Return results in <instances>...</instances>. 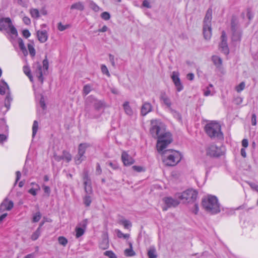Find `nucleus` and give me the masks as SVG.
Listing matches in <instances>:
<instances>
[{
  "label": "nucleus",
  "mask_w": 258,
  "mask_h": 258,
  "mask_svg": "<svg viewBox=\"0 0 258 258\" xmlns=\"http://www.w3.org/2000/svg\"><path fill=\"white\" fill-rule=\"evenodd\" d=\"M150 133L154 138L158 139L156 144L158 152L165 150L172 141L171 134L165 131L164 125L161 123L153 125Z\"/></svg>",
  "instance_id": "obj_1"
},
{
  "label": "nucleus",
  "mask_w": 258,
  "mask_h": 258,
  "mask_svg": "<svg viewBox=\"0 0 258 258\" xmlns=\"http://www.w3.org/2000/svg\"><path fill=\"white\" fill-rule=\"evenodd\" d=\"M162 156V161L167 166H173L180 162L181 159V154L174 150H164L158 152Z\"/></svg>",
  "instance_id": "obj_2"
},
{
  "label": "nucleus",
  "mask_w": 258,
  "mask_h": 258,
  "mask_svg": "<svg viewBox=\"0 0 258 258\" xmlns=\"http://www.w3.org/2000/svg\"><path fill=\"white\" fill-rule=\"evenodd\" d=\"M203 208L211 214H216L220 212V205L217 198L210 195L202 200Z\"/></svg>",
  "instance_id": "obj_3"
},
{
  "label": "nucleus",
  "mask_w": 258,
  "mask_h": 258,
  "mask_svg": "<svg viewBox=\"0 0 258 258\" xmlns=\"http://www.w3.org/2000/svg\"><path fill=\"white\" fill-rule=\"evenodd\" d=\"M207 134L212 139H223V134L221 132L220 124L216 121L207 123L205 127Z\"/></svg>",
  "instance_id": "obj_4"
},
{
  "label": "nucleus",
  "mask_w": 258,
  "mask_h": 258,
  "mask_svg": "<svg viewBox=\"0 0 258 258\" xmlns=\"http://www.w3.org/2000/svg\"><path fill=\"white\" fill-rule=\"evenodd\" d=\"M198 192L192 189H187L181 193L176 194V197L182 203H190L194 202L197 198Z\"/></svg>",
  "instance_id": "obj_5"
},
{
  "label": "nucleus",
  "mask_w": 258,
  "mask_h": 258,
  "mask_svg": "<svg viewBox=\"0 0 258 258\" xmlns=\"http://www.w3.org/2000/svg\"><path fill=\"white\" fill-rule=\"evenodd\" d=\"M224 153V148L218 147L215 145H210L206 149V154L211 157H219Z\"/></svg>",
  "instance_id": "obj_6"
},
{
  "label": "nucleus",
  "mask_w": 258,
  "mask_h": 258,
  "mask_svg": "<svg viewBox=\"0 0 258 258\" xmlns=\"http://www.w3.org/2000/svg\"><path fill=\"white\" fill-rule=\"evenodd\" d=\"M232 40L233 41H239L241 36V32L237 24L232 19L231 21Z\"/></svg>",
  "instance_id": "obj_7"
},
{
  "label": "nucleus",
  "mask_w": 258,
  "mask_h": 258,
  "mask_svg": "<svg viewBox=\"0 0 258 258\" xmlns=\"http://www.w3.org/2000/svg\"><path fill=\"white\" fill-rule=\"evenodd\" d=\"M227 41V39L226 33L225 31H223L221 36V42L219 44V47L221 51L225 54H228L229 52Z\"/></svg>",
  "instance_id": "obj_8"
},
{
  "label": "nucleus",
  "mask_w": 258,
  "mask_h": 258,
  "mask_svg": "<svg viewBox=\"0 0 258 258\" xmlns=\"http://www.w3.org/2000/svg\"><path fill=\"white\" fill-rule=\"evenodd\" d=\"M179 76V74L178 72L174 71L172 73L171 76L172 81L176 87V89L178 92L181 91L183 89V86L181 84Z\"/></svg>",
  "instance_id": "obj_9"
},
{
  "label": "nucleus",
  "mask_w": 258,
  "mask_h": 258,
  "mask_svg": "<svg viewBox=\"0 0 258 258\" xmlns=\"http://www.w3.org/2000/svg\"><path fill=\"white\" fill-rule=\"evenodd\" d=\"M163 201L167 207H163V211H166L168 208L175 207L179 204V202L171 197H166L163 199Z\"/></svg>",
  "instance_id": "obj_10"
},
{
  "label": "nucleus",
  "mask_w": 258,
  "mask_h": 258,
  "mask_svg": "<svg viewBox=\"0 0 258 258\" xmlns=\"http://www.w3.org/2000/svg\"><path fill=\"white\" fill-rule=\"evenodd\" d=\"M83 181L84 184V188L87 194H90L92 193V187L91 180L89 177V176L87 173H85L83 177Z\"/></svg>",
  "instance_id": "obj_11"
},
{
  "label": "nucleus",
  "mask_w": 258,
  "mask_h": 258,
  "mask_svg": "<svg viewBox=\"0 0 258 258\" xmlns=\"http://www.w3.org/2000/svg\"><path fill=\"white\" fill-rule=\"evenodd\" d=\"M160 100L168 108L171 112L174 110L171 108L172 103L169 97L166 95V93L162 92L160 96Z\"/></svg>",
  "instance_id": "obj_12"
},
{
  "label": "nucleus",
  "mask_w": 258,
  "mask_h": 258,
  "mask_svg": "<svg viewBox=\"0 0 258 258\" xmlns=\"http://www.w3.org/2000/svg\"><path fill=\"white\" fill-rule=\"evenodd\" d=\"M121 159L125 166L131 165L135 162L134 159L125 151L122 153Z\"/></svg>",
  "instance_id": "obj_13"
},
{
  "label": "nucleus",
  "mask_w": 258,
  "mask_h": 258,
  "mask_svg": "<svg viewBox=\"0 0 258 258\" xmlns=\"http://www.w3.org/2000/svg\"><path fill=\"white\" fill-rule=\"evenodd\" d=\"M212 19V10L209 8L206 12V16L203 21V26H211V20Z\"/></svg>",
  "instance_id": "obj_14"
},
{
  "label": "nucleus",
  "mask_w": 258,
  "mask_h": 258,
  "mask_svg": "<svg viewBox=\"0 0 258 258\" xmlns=\"http://www.w3.org/2000/svg\"><path fill=\"white\" fill-rule=\"evenodd\" d=\"M14 206L13 202L12 201H8L7 199L5 200L0 206V211H3L5 210H10Z\"/></svg>",
  "instance_id": "obj_15"
},
{
  "label": "nucleus",
  "mask_w": 258,
  "mask_h": 258,
  "mask_svg": "<svg viewBox=\"0 0 258 258\" xmlns=\"http://www.w3.org/2000/svg\"><path fill=\"white\" fill-rule=\"evenodd\" d=\"M36 70L34 72V75L38 78V80L41 83H43V74L42 71V67L40 64L37 63L35 64Z\"/></svg>",
  "instance_id": "obj_16"
},
{
  "label": "nucleus",
  "mask_w": 258,
  "mask_h": 258,
  "mask_svg": "<svg viewBox=\"0 0 258 258\" xmlns=\"http://www.w3.org/2000/svg\"><path fill=\"white\" fill-rule=\"evenodd\" d=\"M37 36L38 40L41 43L46 42L48 39V35L46 30L37 31Z\"/></svg>",
  "instance_id": "obj_17"
},
{
  "label": "nucleus",
  "mask_w": 258,
  "mask_h": 258,
  "mask_svg": "<svg viewBox=\"0 0 258 258\" xmlns=\"http://www.w3.org/2000/svg\"><path fill=\"white\" fill-rule=\"evenodd\" d=\"M87 224V220H85L83 221L82 223L81 224L82 227H76V237L77 238H79L84 234Z\"/></svg>",
  "instance_id": "obj_18"
},
{
  "label": "nucleus",
  "mask_w": 258,
  "mask_h": 258,
  "mask_svg": "<svg viewBox=\"0 0 258 258\" xmlns=\"http://www.w3.org/2000/svg\"><path fill=\"white\" fill-rule=\"evenodd\" d=\"M203 31L204 38L207 40H210L212 36L211 26H203Z\"/></svg>",
  "instance_id": "obj_19"
},
{
  "label": "nucleus",
  "mask_w": 258,
  "mask_h": 258,
  "mask_svg": "<svg viewBox=\"0 0 258 258\" xmlns=\"http://www.w3.org/2000/svg\"><path fill=\"white\" fill-rule=\"evenodd\" d=\"M152 106L150 103H144L141 108V114L143 116L146 115L147 113L152 111Z\"/></svg>",
  "instance_id": "obj_20"
},
{
  "label": "nucleus",
  "mask_w": 258,
  "mask_h": 258,
  "mask_svg": "<svg viewBox=\"0 0 258 258\" xmlns=\"http://www.w3.org/2000/svg\"><path fill=\"white\" fill-rule=\"evenodd\" d=\"M7 19H10V18H0V31H7L9 28V23L7 22Z\"/></svg>",
  "instance_id": "obj_21"
},
{
  "label": "nucleus",
  "mask_w": 258,
  "mask_h": 258,
  "mask_svg": "<svg viewBox=\"0 0 258 258\" xmlns=\"http://www.w3.org/2000/svg\"><path fill=\"white\" fill-rule=\"evenodd\" d=\"M88 99H92V103L93 104L94 107L97 110L100 109L103 106V103L101 101L98 100L92 97H89Z\"/></svg>",
  "instance_id": "obj_22"
},
{
  "label": "nucleus",
  "mask_w": 258,
  "mask_h": 258,
  "mask_svg": "<svg viewBox=\"0 0 258 258\" xmlns=\"http://www.w3.org/2000/svg\"><path fill=\"white\" fill-rule=\"evenodd\" d=\"M212 60L217 68H220L222 64V59L217 55H213L212 57Z\"/></svg>",
  "instance_id": "obj_23"
},
{
  "label": "nucleus",
  "mask_w": 258,
  "mask_h": 258,
  "mask_svg": "<svg viewBox=\"0 0 258 258\" xmlns=\"http://www.w3.org/2000/svg\"><path fill=\"white\" fill-rule=\"evenodd\" d=\"M89 147V145L87 143H81L78 147V152L80 155L84 156L86 149Z\"/></svg>",
  "instance_id": "obj_24"
},
{
  "label": "nucleus",
  "mask_w": 258,
  "mask_h": 258,
  "mask_svg": "<svg viewBox=\"0 0 258 258\" xmlns=\"http://www.w3.org/2000/svg\"><path fill=\"white\" fill-rule=\"evenodd\" d=\"M100 247L103 249H107L109 246V241L107 235H104L102 241L99 244Z\"/></svg>",
  "instance_id": "obj_25"
},
{
  "label": "nucleus",
  "mask_w": 258,
  "mask_h": 258,
  "mask_svg": "<svg viewBox=\"0 0 258 258\" xmlns=\"http://www.w3.org/2000/svg\"><path fill=\"white\" fill-rule=\"evenodd\" d=\"M18 41L20 49L22 51L23 54L26 56L28 54V52L22 39L21 38H19Z\"/></svg>",
  "instance_id": "obj_26"
},
{
  "label": "nucleus",
  "mask_w": 258,
  "mask_h": 258,
  "mask_svg": "<svg viewBox=\"0 0 258 258\" xmlns=\"http://www.w3.org/2000/svg\"><path fill=\"white\" fill-rule=\"evenodd\" d=\"M123 107L126 114L130 116L133 115V111L130 106L129 102L128 101H126L123 103Z\"/></svg>",
  "instance_id": "obj_27"
},
{
  "label": "nucleus",
  "mask_w": 258,
  "mask_h": 258,
  "mask_svg": "<svg viewBox=\"0 0 258 258\" xmlns=\"http://www.w3.org/2000/svg\"><path fill=\"white\" fill-rule=\"evenodd\" d=\"M7 22L9 23V31L11 34L17 36L18 35V32L16 28L12 24V21L11 19H7Z\"/></svg>",
  "instance_id": "obj_28"
},
{
  "label": "nucleus",
  "mask_w": 258,
  "mask_h": 258,
  "mask_svg": "<svg viewBox=\"0 0 258 258\" xmlns=\"http://www.w3.org/2000/svg\"><path fill=\"white\" fill-rule=\"evenodd\" d=\"M71 9H76L82 11L84 10V6L82 2H77L73 4L71 6Z\"/></svg>",
  "instance_id": "obj_29"
},
{
  "label": "nucleus",
  "mask_w": 258,
  "mask_h": 258,
  "mask_svg": "<svg viewBox=\"0 0 258 258\" xmlns=\"http://www.w3.org/2000/svg\"><path fill=\"white\" fill-rule=\"evenodd\" d=\"M148 256L149 258H157V255L155 247H150L148 251Z\"/></svg>",
  "instance_id": "obj_30"
},
{
  "label": "nucleus",
  "mask_w": 258,
  "mask_h": 258,
  "mask_svg": "<svg viewBox=\"0 0 258 258\" xmlns=\"http://www.w3.org/2000/svg\"><path fill=\"white\" fill-rule=\"evenodd\" d=\"M12 100L13 98L11 97L10 93L9 92H8L5 100V106L8 109H9L10 107L11 103Z\"/></svg>",
  "instance_id": "obj_31"
},
{
  "label": "nucleus",
  "mask_w": 258,
  "mask_h": 258,
  "mask_svg": "<svg viewBox=\"0 0 258 258\" xmlns=\"http://www.w3.org/2000/svg\"><path fill=\"white\" fill-rule=\"evenodd\" d=\"M130 248H127L124 250V254L127 256H132L135 255V252L133 249L132 244L130 242Z\"/></svg>",
  "instance_id": "obj_32"
},
{
  "label": "nucleus",
  "mask_w": 258,
  "mask_h": 258,
  "mask_svg": "<svg viewBox=\"0 0 258 258\" xmlns=\"http://www.w3.org/2000/svg\"><path fill=\"white\" fill-rule=\"evenodd\" d=\"M23 71L25 74L29 78L31 82H33V77L31 74V71L29 67L25 66L23 67Z\"/></svg>",
  "instance_id": "obj_33"
},
{
  "label": "nucleus",
  "mask_w": 258,
  "mask_h": 258,
  "mask_svg": "<svg viewBox=\"0 0 258 258\" xmlns=\"http://www.w3.org/2000/svg\"><path fill=\"white\" fill-rule=\"evenodd\" d=\"M119 223L122 224L125 229H128L132 226V223L129 220L124 219L120 220Z\"/></svg>",
  "instance_id": "obj_34"
},
{
  "label": "nucleus",
  "mask_w": 258,
  "mask_h": 258,
  "mask_svg": "<svg viewBox=\"0 0 258 258\" xmlns=\"http://www.w3.org/2000/svg\"><path fill=\"white\" fill-rule=\"evenodd\" d=\"M30 13L32 17L38 19L40 17L39 11L37 9L32 8L30 10Z\"/></svg>",
  "instance_id": "obj_35"
},
{
  "label": "nucleus",
  "mask_w": 258,
  "mask_h": 258,
  "mask_svg": "<svg viewBox=\"0 0 258 258\" xmlns=\"http://www.w3.org/2000/svg\"><path fill=\"white\" fill-rule=\"evenodd\" d=\"M41 231L40 227H38L37 230L31 235V239L32 240H37L40 235Z\"/></svg>",
  "instance_id": "obj_36"
},
{
  "label": "nucleus",
  "mask_w": 258,
  "mask_h": 258,
  "mask_svg": "<svg viewBox=\"0 0 258 258\" xmlns=\"http://www.w3.org/2000/svg\"><path fill=\"white\" fill-rule=\"evenodd\" d=\"M115 232L118 238H123L124 239H127L130 237L128 234H123L120 230L116 229Z\"/></svg>",
  "instance_id": "obj_37"
},
{
  "label": "nucleus",
  "mask_w": 258,
  "mask_h": 258,
  "mask_svg": "<svg viewBox=\"0 0 258 258\" xmlns=\"http://www.w3.org/2000/svg\"><path fill=\"white\" fill-rule=\"evenodd\" d=\"M62 159L66 160L68 162L72 160V156L69 152L63 151L62 155Z\"/></svg>",
  "instance_id": "obj_38"
},
{
  "label": "nucleus",
  "mask_w": 258,
  "mask_h": 258,
  "mask_svg": "<svg viewBox=\"0 0 258 258\" xmlns=\"http://www.w3.org/2000/svg\"><path fill=\"white\" fill-rule=\"evenodd\" d=\"M85 159V156L80 155L78 153L75 157V161L77 164H80Z\"/></svg>",
  "instance_id": "obj_39"
},
{
  "label": "nucleus",
  "mask_w": 258,
  "mask_h": 258,
  "mask_svg": "<svg viewBox=\"0 0 258 258\" xmlns=\"http://www.w3.org/2000/svg\"><path fill=\"white\" fill-rule=\"evenodd\" d=\"M38 123L36 120H35L33 122L32 126V138H34L35 135L38 131Z\"/></svg>",
  "instance_id": "obj_40"
},
{
  "label": "nucleus",
  "mask_w": 258,
  "mask_h": 258,
  "mask_svg": "<svg viewBox=\"0 0 258 258\" xmlns=\"http://www.w3.org/2000/svg\"><path fill=\"white\" fill-rule=\"evenodd\" d=\"M41 217V214L40 212H37L33 214L32 222L34 223L38 222Z\"/></svg>",
  "instance_id": "obj_41"
},
{
  "label": "nucleus",
  "mask_w": 258,
  "mask_h": 258,
  "mask_svg": "<svg viewBox=\"0 0 258 258\" xmlns=\"http://www.w3.org/2000/svg\"><path fill=\"white\" fill-rule=\"evenodd\" d=\"M89 7L95 12H98L100 10V8L93 1L90 2Z\"/></svg>",
  "instance_id": "obj_42"
},
{
  "label": "nucleus",
  "mask_w": 258,
  "mask_h": 258,
  "mask_svg": "<svg viewBox=\"0 0 258 258\" xmlns=\"http://www.w3.org/2000/svg\"><path fill=\"white\" fill-rule=\"evenodd\" d=\"M70 25L69 24L63 25L61 22H59L58 23L57 28L59 31H62L70 28Z\"/></svg>",
  "instance_id": "obj_43"
},
{
  "label": "nucleus",
  "mask_w": 258,
  "mask_h": 258,
  "mask_svg": "<svg viewBox=\"0 0 258 258\" xmlns=\"http://www.w3.org/2000/svg\"><path fill=\"white\" fill-rule=\"evenodd\" d=\"M37 188H31L28 190V192L32 195L35 196L37 195V191L40 189V187L38 184H36Z\"/></svg>",
  "instance_id": "obj_44"
},
{
  "label": "nucleus",
  "mask_w": 258,
  "mask_h": 258,
  "mask_svg": "<svg viewBox=\"0 0 258 258\" xmlns=\"http://www.w3.org/2000/svg\"><path fill=\"white\" fill-rule=\"evenodd\" d=\"M58 242L60 244L66 246L68 243V240L64 237L60 236L58 238Z\"/></svg>",
  "instance_id": "obj_45"
},
{
  "label": "nucleus",
  "mask_w": 258,
  "mask_h": 258,
  "mask_svg": "<svg viewBox=\"0 0 258 258\" xmlns=\"http://www.w3.org/2000/svg\"><path fill=\"white\" fill-rule=\"evenodd\" d=\"M91 90L92 87L90 85H86L83 88V93L85 95H87L91 92Z\"/></svg>",
  "instance_id": "obj_46"
},
{
  "label": "nucleus",
  "mask_w": 258,
  "mask_h": 258,
  "mask_svg": "<svg viewBox=\"0 0 258 258\" xmlns=\"http://www.w3.org/2000/svg\"><path fill=\"white\" fill-rule=\"evenodd\" d=\"M5 87H3L0 85V94L1 95H4L6 93V89L7 88L8 90H9V87L8 85L5 82L3 81Z\"/></svg>",
  "instance_id": "obj_47"
},
{
  "label": "nucleus",
  "mask_w": 258,
  "mask_h": 258,
  "mask_svg": "<svg viewBox=\"0 0 258 258\" xmlns=\"http://www.w3.org/2000/svg\"><path fill=\"white\" fill-rule=\"evenodd\" d=\"M104 255L108 256L109 258H117L115 254L111 250L106 251L104 252Z\"/></svg>",
  "instance_id": "obj_48"
},
{
  "label": "nucleus",
  "mask_w": 258,
  "mask_h": 258,
  "mask_svg": "<svg viewBox=\"0 0 258 258\" xmlns=\"http://www.w3.org/2000/svg\"><path fill=\"white\" fill-rule=\"evenodd\" d=\"M28 48L29 51V53L30 55L32 56H34L35 55V50L31 44H28Z\"/></svg>",
  "instance_id": "obj_49"
},
{
  "label": "nucleus",
  "mask_w": 258,
  "mask_h": 258,
  "mask_svg": "<svg viewBox=\"0 0 258 258\" xmlns=\"http://www.w3.org/2000/svg\"><path fill=\"white\" fill-rule=\"evenodd\" d=\"M244 88L245 83L244 82H242L236 87V90L237 92H240L244 89Z\"/></svg>",
  "instance_id": "obj_50"
},
{
  "label": "nucleus",
  "mask_w": 258,
  "mask_h": 258,
  "mask_svg": "<svg viewBox=\"0 0 258 258\" xmlns=\"http://www.w3.org/2000/svg\"><path fill=\"white\" fill-rule=\"evenodd\" d=\"M84 203L87 207L89 206L91 203V199L90 196H85L84 198Z\"/></svg>",
  "instance_id": "obj_51"
},
{
  "label": "nucleus",
  "mask_w": 258,
  "mask_h": 258,
  "mask_svg": "<svg viewBox=\"0 0 258 258\" xmlns=\"http://www.w3.org/2000/svg\"><path fill=\"white\" fill-rule=\"evenodd\" d=\"M101 17L105 20H108L110 18V14L106 12H103L101 15Z\"/></svg>",
  "instance_id": "obj_52"
},
{
  "label": "nucleus",
  "mask_w": 258,
  "mask_h": 258,
  "mask_svg": "<svg viewBox=\"0 0 258 258\" xmlns=\"http://www.w3.org/2000/svg\"><path fill=\"white\" fill-rule=\"evenodd\" d=\"M101 71L103 74H106L108 77L110 76V74L106 66H101Z\"/></svg>",
  "instance_id": "obj_53"
},
{
  "label": "nucleus",
  "mask_w": 258,
  "mask_h": 258,
  "mask_svg": "<svg viewBox=\"0 0 258 258\" xmlns=\"http://www.w3.org/2000/svg\"><path fill=\"white\" fill-rule=\"evenodd\" d=\"M132 168L134 170H135L137 172H140L145 171L143 167L142 166H140L135 165L132 167Z\"/></svg>",
  "instance_id": "obj_54"
},
{
  "label": "nucleus",
  "mask_w": 258,
  "mask_h": 258,
  "mask_svg": "<svg viewBox=\"0 0 258 258\" xmlns=\"http://www.w3.org/2000/svg\"><path fill=\"white\" fill-rule=\"evenodd\" d=\"M39 104H40V106L42 107V108L43 110L45 109L46 105H45V103L44 99L43 96L41 97V98H40V101H39Z\"/></svg>",
  "instance_id": "obj_55"
},
{
  "label": "nucleus",
  "mask_w": 258,
  "mask_h": 258,
  "mask_svg": "<svg viewBox=\"0 0 258 258\" xmlns=\"http://www.w3.org/2000/svg\"><path fill=\"white\" fill-rule=\"evenodd\" d=\"M43 189L44 190V191L45 193H46L47 195V196H49L50 193V188L49 186L43 185Z\"/></svg>",
  "instance_id": "obj_56"
},
{
  "label": "nucleus",
  "mask_w": 258,
  "mask_h": 258,
  "mask_svg": "<svg viewBox=\"0 0 258 258\" xmlns=\"http://www.w3.org/2000/svg\"><path fill=\"white\" fill-rule=\"evenodd\" d=\"M43 67L46 71L48 69V61L46 57L43 60Z\"/></svg>",
  "instance_id": "obj_57"
},
{
  "label": "nucleus",
  "mask_w": 258,
  "mask_h": 258,
  "mask_svg": "<svg viewBox=\"0 0 258 258\" xmlns=\"http://www.w3.org/2000/svg\"><path fill=\"white\" fill-rule=\"evenodd\" d=\"M22 33L23 36L26 38H28L31 35L30 32L27 29L24 30L22 32Z\"/></svg>",
  "instance_id": "obj_58"
},
{
  "label": "nucleus",
  "mask_w": 258,
  "mask_h": 258,
  "mask_svg": "<svg viewBox=\"0 0 258 258\" xmlns=\"http://www.w3.org/2000/svg\"><path fill=\"white\" fill-rule=\"evenodd\" d=\"M109 60L112 64V66L113 67H115V62H114V56L111 54H109Z\"/></svg>",
  "instance_id": "obj_59"
},
{
  "label": "nucleus",
  "mask_w": 258,
  "mask_h": 258,
  "mask_svg": "<svg viewBox=\"0 0 258 258\" xmlns=\"http://www.w3.org/2000/svg\"><path fill=\"white\" fill-rule=\"evenodd\" d=\"M142 5L143 7L147 8H151V6L150 5V3L148 0H144L143 2Z\"/></svg>",
  "instance_id": "obj_60"
},
{
  "label": "nucleus",
  "mask_w": 258,
  "mask_h": 258,
  "mask_svg": "<svg viewBox=\"0 0 258 258\" xmlns=\"http://www.w3.org/2000/svg\"><path fill=\"white\" fill-rule=\"evenodd\" d=\"M251 124L253 125H255L256 124V116L255 114H252L251 116Z\"/></svg>",
  "instance_id": "obj_61"
},
{
  "label": "nucleus",
  "mask_w": 258,
  "mask_h": 258,
  "mask_svg": "<svg viewBox=\"0 0 258 258\" xmlns=\"http://www.w3.org/2000/svg\"><path fill=\"white\" fill-rule=\"evenodd\" d=\"M23 21L24 23L26 25H27L30 24V23H31V20H30V18L28 17H24L23 18Z\"/></svg>",
  "instance_id": "obj_62"
},
{
  "label": "nucleus",
  "mask_w": 258,
  "mask_h": 258,
  "mask_svg": "<svg viewBox=\"0 0 258 258\" xmlns=\"http://www.w3.org/2000/svg\"><path fill=\"white\" fill-rule=\"evenodd\" d=\"M249 184L250 186L251 187V188L254 189L255 190L258 192V185L254 183H249Z\"/></svg>",
  "instance_id": "obj_63"
},
{
  "label": "nucleus",
  "mask_w": 258,
  "mask_h": 258,
  "mask_svg": "<svg viewBox=\"0 0 258 258\" xmlns=\"http://www.w3.org/2000/svg\"><path fill=\"white\" fill-rule=\"evenodd\" d=\"M187 79L189 81H192L194 79L195 75L193 73H189L186 76Z\"/></svg>",
  "instance_id": "obj_64"
}]
</instances>
